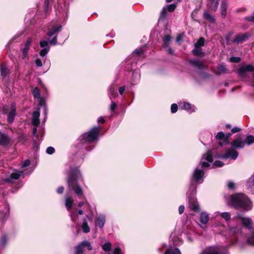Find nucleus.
I'll list each match as a JSON object with an SVG mask.
<instances>
[{
	"mask_svg": "<svg viewBox=\"0 0 254 254\" xmlns=\"http://www.w3.org/2000/svg\"><path fill=\"white\" fill-rule=\"evenodd\" d=\"M228 204L235 208H242L246 210H249L252 208V203L248 197L244 193L232 195Z\"/></svg>",
	"mask_w": 254,
	"mask_h": 254,
	"instance_id": "obj_2",
	"label": "nucleus"
},
{
	"mask_svg": "<svg viewBox=\"0 0 254 254\" xmlns=\"http://www.w3.org/2000/svg\"><path fill=\"white\" fill-rule=\"evenodd\" d=\"M192 52L195 56H202L203 55L201 48L197 47H195Z\"/></svg>",
	"mask_w": 254,
	"mask_h": 254,
	"instance_id": "obj_28",
	"label": "nucleus"
},
{
	"mask_svg": "<svg viewBox=\"0 0 254 254\" xmlns=\"http://www.w3.org/2000/svg\"><path fill=\"white\" fill-rule=\"evenodd\" d=\"M165 254H181L180 251L178 248H168Z\"/></svg>",
	"mask_w": 254,
	"mask_h": 254,
	"instance_id": "obj_23",
	"label": "nucleus"
},
{
	"mask_svg": "<svg viewBox=\"0 0 254 254\" xmlns=\"http://www.w3.org/2000/svg\"><path fill=\"white\" fill-rule=\"evenodd\" d=\"M30 164V162L29 160H26L23 163L21 164V167L24 168L28 166Z\"/></svg>",
	"mask_w": 254,
	"mask_h": 254,
	"instance_id": "obj_49",
	"label": "nucleus"
},
{
	"mask_svg": "<svg viewBox=\"0 0 254 254\" xmlns=\"http://www.w3.org/2000/svg\"><path fill=\"white\" fill-rule=\"evenodd\" d=\"M73 203V200L71 197H66L65 199V206L67 209L68 211H69L70 209L72 207Z\"/></svg>",
	"mask_w": 254,
	"mask_h": 254,
	"instance_id": "obj_24",
	"label": "nucleus"
},
{
	"mask_svg": "<svg viewBox=\"0 0 254 254\" xmlns=\"http://www.w3.org/2000/svg\"><path fill=\"white\" fill-rule=\"evenodd\" d=\"M163 40L164 42V47L167 48L169 46L171 41V37L169 35H166L164 37Z\"/></svg>",
	"mask_w": 254,
	"mask_h": 254,
	"instance_id": "obj_29",
	"label": "nucleus"
},
{
	"mask_svg": "<svg viewBox=\"0 0 254 254\" xmlns=\"http://www.w3.org/2000/svg\"><path fill=\"white\" fill-rule=\"evenodd\" d=\"M183 109L187 110L190 113L193 112L195 111V108L194 106L191 105L189 103H185L183 106Z\"/></svg>",
	"mask_w": 254,
	"mask_h": 254,
	"instance_id": "obj_20",
	"label": "nucleus"
},
{
	"mask_svg": "<svg viewBox=\"0 0 254 254\" xmlns=\"http://www.w3.org/2000/svg\"><path fill=\"white\" fill-rule=\"evenodd\" d=\"M22 174V172L15 171L10 175L9 178H6L5 181L8 183H12L14 180L18 179Z\"/></svg>",
	"mask_w": 254,
	"mask_h": 254,
	"instance_id": "obj_10",
	"label": "nucleus"
},
{
	"mask_svg": "<svg viewBox=\"0 0 254 254\" xmlns=\"http://www.w3.org/2000/svg\"><path fill=\"white\" fill-rule=\"evenodd\" d=\"M116 107H117V105H116V103L112 101L111 102V106H110V110L112 111H113L116 109Z\"/></svg>",
	"mask_w": 254,
	"mask_h": 254,
	"instance_id": "obj_53",
	"label": "nucleus"
},
{
	"mask_svg": "<svg viewBox=\"0 0 254 254\" xmlns=\"http://www.w3.org/2000/svg\"><path fill=\"white\" fill-rule=\"evenodd\" d=\"M216 138L220 140L219 142L220 146H222L225 143V134L223 132H218L216 136Z\"/></svg>",
	"mask_w": 254,
	"mask_h": 254,
	"instance_id": "obj_19",
	"label": "nucleus"
},
{
	"mask_svg": "<svg viewBox=\"0 0 254 254\" xmlns=\"http://www.w3.org/2000/svg\"><path fill=\"white\" fill-rule=\"evenodd\" d=\"M203 17L204 19H205L209 22L215 23V22L214 16L210 14L209 12L207 11H204Z\"/></svg>",
	"mask_w": 254,
	"mask_h": 254,
	"instance_id": "obj_15",
	"label": "nucleus"
},
{
	"mask_svg": "<svg viewBox=\"0 0 254 254\" xmlns=\"http://www.w3.org/2000/svg\"><path fill=\"white\" fill-rule=\"evenodd\" d=\"M33 94L34 96L37 98H40L41 94L40 90L38 88L35 87L33 90Z\"/></svg>",
	"mask_w": 254,
	"mask_h": 254,
	"instance_id": "obj_34",
	"label": "nucleus"
},
{
	"mask_svg": "<svg viewBox=\"0 0 254 254\" xmlns=\"http://www.w3.org/2000/svg\"><path fill=\"white\" fill-rule=\"evenodd\" d=\"M245 19L250 21H254V16H253L246 17Z\"/></svg>",
	"mask_w": 254,
	"mask_h": 254,
	"instance_id": "obj_64",
	"label": "nucleus"
},
{
	"mask_svg": "<svg viewBox=\"0 0 254 254\" xmlns=\"http://www.w3.org/2000/svg\"><path fill=\"white\" fill-rule=\"evenodd\" d=\"M216 167H222L224 165V163L221 161H215L213 164Z\"/></svg>",
	"mask_w": 254,
	"mask_h": 254,
	"instance_id": "obj_48",
	"label": "nucleus"
},
{
	"mask_svg": "<svg viewBox=\"0 0 254 254\" xmlns=\"http://www.w3.org/2000/svg\"><path fill=\"white\" fill-rule=\"evenodd\" d=\"M36 65L38 67H41L42 66V61L40 59H37L35 62Z\"/></svg>",
	"mask_w": 254,
	"mask_h": 254,
	"instance_id": "obj_57",
	"label": "nucleus"
},
{
	"mask_svg": "<svg viewBox=\"0 0 254 254\" xmlns=\"http://www.w3.org/2000/svg\"><path fill=\"white\" fill-rule=\"evenodd\" d=\"M80 176L79 169L77 168H75L71 170L67 180L69 190H74L79 197H80L83 194L82 189L77 183V180L79 179Z\"/></svg>",
	"mask_w": 254,
	"mask_h": 254,
	"instance_id": "obj_3",
	"label": "nucleus"
},
{
	"mask_svg": "<svg viewBox=\"0 0 254 254\" xmlns=\"http://www.w3.org/2000/svg\"><path fill=\"white\" fill-rule=\"evenodd\" d=\"M40 46L41 48H50V47L48 45V42L46 41H40Z\"/></svg>",
	"mask_w": 254,
	"mask_h": 254,
	"instance_id": "obj_40",
	"label": "nucleus"
},
{
	"mask_svg": "<svg viewBox=\"0 0 254 254\" xmlns=\"http://www.w3.org/2000/svg\"><path fill=\"white\" fill-rule=\"evenodd\" d=\"M106 221V217L104 215L100 214L97 216L95 220V223L96 226L99 228H103Z\"/></svg>",
	"mask_w": 254,
	"mask_h": 254,
	"instance_id": "obj_13",
	"label": "nucleus"
},
{
	"mask_svg": "<svg viewBox=\"0 0 254 254\" xmlns=\"http://www.w3.org/2000/svg\"><path fill=\"white\" fill-rule=\"evenodd\" d=\"M185 210V207L184 205H180L179 207V212L180 214H182Z\"/></svg>",
	"mask_w": 254,
	"mask_h": 254,
	"instance_id": "obj_59",
	"label": "nucleus"
},
{
	"mask_svg": "<svg viewBox=\"0 0 254 254\" xmlns=\"http://www.w3.org/2000/svg\"><path fill=\"white\" fill-rule=\"evenodd\" d=\"M204 44V39L203 37L200 38L198 41L194 44V47L201 48Z\"/></svg>",
	"mask_w": 254,
	"mask_h": 254,
	"instance_id": "obj_31",
	"label": "nucleus"
},
{
	"mask_svg": "<svg viewBox=\"0 0 254 254\" xmlns=\"http://www.w3.org/2000/svg\"><path fill=\"white\" fill-rule=\"evenodd\" d=\"M83 243L84 245V247H86L87 248L88 250L90 251L92 249V247L91 245L90 242H89L86 241H83Z\"/></svg>",
	"mask_w": 254,
	"mask_h": 254,
	"instance_id": "obj_39",
	"label": "nucleus"
},
{
	"mask_svg": "<svg viewBox=\"0 0 254 254\" xmlns=\"http://www.w3.org/2000/svg\"><path fill=\"white\" fill-rule=\"evenodd\" d=\"M209 219V215L207 212H202L200 216V222L203 224H206Z\"/></svg>",
	"mask_w": 254,
	"mask_h": 254,
	"instance_id": "obj_18",
	"label": "nucleus"
},
{
	"mask_svg": "<svg viewBox=\"0 0 254 254\" xmlns=\"http://www.w3.org/2000/svg\"><path fill=\"white\" fill-rule=\"evenodd\" d=\"M112 244L110 242H107L102 246L103 250L106 252H109L111 250Z\"/></svg>",
	"mask_w": 254,
	"mask_h": 254,
	"instance_id": "obj_32",
	"label": "nucleus"
},
{
	"mask_svg": "<svg viewBox=\"0 0 254 254\" xmlns=\"http://www.w3.org/2000/svg\"><path fill=\"white\" fill-rule=\"evenodd\" d=\"M55 152V149L54 147L50 146L47 148L46 152L49 154H52Z\"/></svg>",
	"mask_w": 254,
	"mask_h": 254,
	"instance_id": "obj_45",
	"label": "nucleus"
},
{
	"mask_svg": "<svg viewBox=\"0 0 254 254\" xmlns=\"http://www.w3.org/2000/svg\"><path fill=\"white\" fill-rule=\"evenodd\" d=\"M125 88H126L125 86H123L119 88V92L121 95L123 94V93H124Z\"/></svg>",
	"mask_w": 254,
	"mask_h": 254,
	"instance_id": "obj_58",
	"label": "nucleus"
},
{
	"mask_svg": "<svg viewBox=\"0 0 254 254\" xmlns=\"http://www.w3.org/2000/svg\"><path fill=\"white\" fill-rule=\"evenodd\" d=\"M176 8V5L175 4H171L167 5V9L169 11H173Z\"/></svg>",
	"mask_w": 254,
	"mask_h": 254,
	"instance_id": "obj_43",
	"label": "nucleus"
},
{
	"mask_svg": "<svg viewBox=\"0 0 254 254\" xmlns=\"http://www.w3.org/2000/svg\"><path fill=\"white\" fill-rule=\"evenodd\" d=\"M241 130V128H239L238 127H234L231 130L232 133L238 132L240 131Z\"/></svg>",
	"mask_w": 254,
	"mask_h": 254,
	"instance_id": "obj_55",
	"label": "nucleus"
},
{
	"mask_svg": "<svg viewBox=\"0 0 254 254\" xmlns=\"http://www.w3.org/2000/svg\"><path fill=\"white\" fill-rule=\"evenodd\" d=\"M62 30V26H56L53 27L48 32V35L50 37L56 34H57L59 32Z\"/></svg>",
	"mask_w": 254,
	"mask_h": 254,
	"instance_id": "obj_14",
	"label": "nucleus"
},
{
	"mask_svg": "<svg viewBox=\"0 0 254 254\" xmlns=\"http://www.w3.org/2000/svg\"><path fill=\"white\" fill-rule=\"evenodd\" d=\"M64 188L63 187H60L57 189V191L58 193L61 194L63 192Z\"/></svg>",
	"mask_w": 254,
	"mask_h": 254,
	"instance_id": "obj_60",
	"label": "nucleus"
},
{
	"mask_svg": "<svg viewBox=\"0 0 254 254\" xmlns=\"http://www.w3.org/2000/svg\"><path fill=\"white\" fill-rule=\"evenodd\" d=\"M227 3L225 1H223L221 2L220 5L221 14V16L224 18H225L227 15Z\"/></svg>",
	"mask_w": 254,
	"mask_h": 254,
	"instance_id": "obj_16",
	"label": "nucleus"
},
{
	"mask_svg": "<svg viewBox=\"0 0 254 254\" xmlns=\"http://www.w3.org/2000/svg\"><path fill=\"white\" fill-rule=\"evenodd\" d=\"M190 207L194 211H197L199 210V205L197 202L189 200Z\"/></svg>",
	"mask_w": 254,
	"mask_h": 254,
	"instance_id": "obj_25",
	"label": "nucleus"
},
{
	"mask_svg": "<svg viewBox=\"0 0 254 254\" xmlns=\"http://www.w3.org/2000/svg\"><path fill=\"white\" fill-rule=\"evenodd\" d=\"M81 228L82 229L83 232H84L85 233H88L90 232V228L88 226L86 219L83 220V222L81 225Z\"/></svg>",
	"mask_w": 254,
	"mask_h": 254,
	"instance_id": "obj_26",
	"label": "nucleus"
},
{
	"mask_svg": "<svg viewBox=\"0 0 254 254\" xmlns=\"http://www.w3.org/2000/svg\"><path fill=\"white\" fill-rule=\"evenodd\" d=\"M143 53V50L141 48L136 49L133 52V54L136 55H140Z\"/></svg>",
	"mask_w": 254,
	"mask_h": 254,
	"instance_id": "obj_51",
	"label": "nucleus"
},
{
	"mask_svg": "<svg viewBox=\"0 0 254 254\" xmlns=\"http://www.w3.org/2000/svg\"><path fill=\"white\" fill-rule=\"evenodd\" d=\"M247 243L250 245L254 246V232L251 236L248 239Z\"/></svg>",
	"mask_w": 254,
	"mask_h": 254,
	"instance_id": "obj_38",
	"label": "nucleus"
},
{
	"mask_svg": "<svg viewBox=\"0 0 254 254\" xmlns=\"http://www.w3.org/2000/svg\"><path fill=\"white\" fill-rule=\"evenodd\" d=\"M250 35L248 33H243L237 35L235 38L232 41V42L236 44L242 43L246 41L249 37Z\"/></svg>",
	"mask_w": 254,
	"mask_h": 254,
	"instance_id": "obj_8",
	"label": "nucleus"
},
{
	"mask_svg": "<svg viewBox=\"0 0 254 254\" xmlns=\"http://www.w3.org/2000/svg\"><path fill=\"white\" fill-rule=\"evenodd\" d=\"M217 69L220 73H224L226 72L227 68L226 67L223 65H220L217 67Z\"/></svg>",
	"mask_w": 254,
	"mask_h": 254,
	"instance_id": "obj_41",
	"label": "nucleus"
},
{
	"mask_svg": "<svg viewBox=\"0 0 254 254\" xmlns=\"http://www.w3.org/2000/svg\"><path fill=\"white\" fill-rule=\"evenodd\" d=\"M190 63L193 64L195 67L198 68H203L204 67V65L202 62L199 60H191L190 61Z\"/></svg>",
	"mask_w": 254,
	"mask_h": 254,
	"instance_id": "obj_21",
	"label": "nucleus"
},
{
	"mask_svg": "<svg viewBox=\"0 0 254 254\" xmlns=\"http://www.w3.org/2000/svg\"><path fill=\"white\" fill-rule=\"evenodd\" d=\"M40 124V121L39 119H33L32 120V125L35 127H37Z\"/></svg>",
	"mask_w": 254,
	"mask_h": 254,
	"instance_id": "obj_47",
	"label": "nucleus"
},
{
	"mask_svg": "<svg viewBox=\"0 0 254 254\" xmlns=\"http://www.w3.org/2000/svg\"><path fill=\"white\" fill-rule=\"evenodd\" d=\"M57 36H55L52 40H49L51 45H55L57 44Z\"/></svg>",
	"mask_w": 254,
	"mask_h": 254,
	"instance_id": "obj_50",
	"label": "nucleus"
},
{
	"mask_svg": "<svg viewBox=\"0 0 254 254\" xmlns=\"http://www.w3.org/2000/svg\"><path fill=\"white\" fill-rule=\"evenodd\" d=\"M229 232L231 234H234L236 232V228H230L229 229Z\"/></svg>",
	"mask_w": 254,
	"mask_h": 254,
	"instance_id": "obj_63",
	"label": "nucleus"
},
{
	"mask_svg": "<svg viewBox=\"0 0 254 254\" xmlns=\"http://www.w3.org/2000/svg\"><path fill=\"white\" fill-rule=\"evenodd\" d=\"M7 242V238L5 235H3L0 240V246L4 247Z\"/></svg>",
	"mask_w": 254,
	"mask_h": 254,
	"instance_id": "obj_37",
	"label": "nucleus"
},
{
	"mask_svg": "<svg viewBox=\"0 0 254 254\" xmlns=\"http://www.w3.org/2000/svg\"><path fill=\"white\" fill-rule=\"evenodd\" d=\"M229 61L231 62L238 63L241 61V58L240 57H232Z\"/></svg>",
	"mask_w": 254,
	"mask_h": 254,
	"instance_id": "obj_42",
	"label": "nucleus"
},
{
	"mask_svg": "<svg viewBox=\"0 0 254 254\" xmlns=\"http://www.w3.org/2000/svg\"><path fill=\"white\" fill-rule=\"evenodd\" d=\"M178 110V105L176 104H173L171 107V111L172 113H175Z\"/></svg>",
	"mask_w": 254,
	"mask_h": 254,
	"instance_id": "obj_44",
	"label": "nucleus"
},
{
	"mask_svg": "<svg viewBox=\"0 0 254 254\" xmlns=\"http://www.w3.org/2000/svg\"><path fill=\"white\" fill-rule=\"evenodd\" d=\"M15 116V113L13 112H10L8 117H7V122L9 124H11L13 123L14 118Z\"/></svg>",
	"mask_w": 254,
	"mask_h": 254,
	"instance_id": "obj_30",
	"label": "nucleus"
},
{
	"mask_svg": "<svg viewBox=\"0 0 254 254\" xmlns=\"http://www.w3.org/2000/svg\"><path fill=\"white\" fill-rule=\"evenodd\" d=\"M213 160L212 152L209 150L206 153L203 154L201 158L200 164L202 167H208L209 166V163L212 162Z\"/></svg>",
	"mask_w": 254,
	"mask_h": 254,
	"instance_id": "obj_5",
	"label": "nucleus"
},
{
	"mask_svg": "<svg viewBox=\"0 0 254 254\" xmlns=\"http://www.w3.org/2000/svg\"><path fill=\"white\" fill-rule=\"evenodd\" d=\"M139 76H140V75L138 73V72H137V71L133 72V73L132 74V78H133V81H135V80L134 78L135 77H139Z\"/></svg>",
	"mask_w": 254,
	"mask_h": 254,
	"instance_id": "obj_56",
	"label": "nucleus"
},
{
	"mask_svg": "<svg viewBox=\"0 0 254 254\" xmlns=\"http://www.w3.org/2000/svg\"><path fill=\"white\" fill-rule=\"evenodd\" d=\"M204 171L196 168L192 174V179L194 181L199 183H201L203 181Z\"/></svg>",
	"mask_w": 254,
	"mask_h": 254,
	"instance_id": "obj_7",
	"label": "nucleus"
},
{
	"mask_svg": "<svg viewBox=\"0 0 254 254\" xmlns=\"http://www.w3.org/2000/svg\"><path fill=\"white\" fill-rule=\"evenodd\" d=\"M10 112H13L16 113V106L14 104L11 105Z\"/></svg>",
	"mask_w": 254,
	"mask_h": 254,
	"instance_id": "obj_62",
	"label": "nucleus"
},
{
	"mask_svg": "<svg viewBox=\"0 0 254 254\" xmlns=\"http://www.w3.org/2000/svg\"><path fill=\"white\" fill-rule=\"evenodd\" d=\"M109 92L110 94V98L111 99L113 97H116L118 96V93L116 91V90L115 88L113 87L112 85H111L109 88Z\"/></svg>",
	"mask_w": 254,
	"mask_h": 254,
	"instance_id": "obj_27",
	"label": "nucleus"
},
{
	"mask_svg": "<svg viewBox=\"0 0 254 254\" xmlns=\"http://www.w3.org/2000/svg\"><path fill=\"white\" fill-rule=\"evenodd\" d=\"M83 248L84 247L82 241L75 247V254H82L83 253Z\"/></svg>",
	"mask_w": 254,
	"mask_h": 254,
	"instance_id": "obj_22",
	"label": "nucleus"
},
{
	"mask_svg": "<svg viewBox=\"0 0 254 254\" xmlns=\"http://www.w3.org/2000/svg\"><path fill=\"white\" fill-rule=\"evenodd\" d=\"M49 50L50 48H43V49H42L40 52L39 54L41 57H44L48 54Z\"/></svg>",
	"mask_w": 254,
	"mask_h": 254,
	"instance_id": "obj_36",
	"label": "nucleus"
},
{
	"mask_svg": "<svg viewBox=\"0 0 254 254\" xmlns=\"http://www.w3.org/2000/svg\"><path fill=\"white\" fill-rule=\"evenodd\" d=\"M236 218L239 219L245 227L251 229L253 226L252 220L249 217H245L243 214H238Z\"/></svg>",
	"mask_w": 254,
	"mask_h": 254,
	"instance_id": "obj_6",
	"label": "nucleus"
},
{
	"mask_svg": "<svg viewBox=\"0 0 254 254\" xmlns=\"http://www.w3.org/2000/svg\"><path fill=\"white\" fill-rule=\"evenodd\" d=\"M99 131V127H95L88 132L82 134L80 136L81 140H83L84 142H93L98 139Z\"/></svg>",
	"mask_w": 254,
	"mask_h": 254,
	"instance_id": "obj_4",
	"label": "nucleus"
},
{
	"mask_svg": "<svg viewBox=\"0 0 254 254\" xmlns=\"http://www.w3.org/2000/svg\"><path fill=\"white\" fill-rule=\"evenodd\" d=\"M31 43H32L31 39L29 38L27 40V42L25 43V44L24 45V47L22 49V58L23 59H24L25 58H26V57L27 55L29 49L30 47Z\"/></svg>",
	"mask_w": 254,
	"mask_h": 254,
	"instance_id": "obj_12",
	"label": "nucleus"
},
{
	"mask_svg": "<svg viewBox=\"0 0 254 254\" xmlns=\"http://www.w3.org/2000/svg\"><path fill=\"white\" fill-rule=\"evenodd\" d=\"M254 143V136L252 135H247L245 138V142L240 136L237 137L231 143V145L234 148L228 149L224 154L220 156L222 159L231 158L235 160L238 156V152L234 149L243 148L245 144L249 146Z\"/></svg>",
	"mask_w": 254,
	"mask_h": 254,
	"instance_id": "obj_1",
	"label": "nucleus"
},
{
	"mask_svg": "<svg viewBox=\"0 0 254 254\" xmlns=\"http://www.w3.org/2000/svg\"><path fill=\"white\" fill-rule=\"evenodd\" d=\"M0 70L1 74L3 76L6 75L8 73L7 68L5 65H0Z\"/></svg>",
	"mask_w": 254,
	"mask_h": 254,
	"instance_id": "obj_33",
	"label": "nucleus"
},
{
	"mask_svg": "<svg viewBox=\"0 0 254 254\" xmlns=\"http://www.w3.org/2000/svg\"><path fill=\"white\" fill-rule=\"evenodd\" d=\"M234 187H235V184H234V183H233L232 182H230L228 183V187L229 189H234Z\"/></svg>",
	"mask_w": 254,
	"mask_h": 254,
	"instance_id": "obj_61",
	"label": "nucleus"
},
{
	"mask_svg": "<svg viewBox=\"0 0 254 254\" xmlns=\"http://www.w3.org/2000/svg\"><path fill=\"white\" fill-rule=\"evenodd\" d=\"M215 217H217L218 215H220L222 218L224 219L226 221H228L230 219L231 214L229 212H225L222 213H220L219 212H216L215 213Z\"/></svg>",
	"mask_w": 254,
	"mask_h": 254,
	"instance_id": "obj_17",
	"label": "nucleus"
},
{
	"mask_svg": "<svg viewBox=\"0 0 254 254\" xmlns=\"http://www.w3.org/2000/svg\"><path fill=\"white\" fill-rule=\"evenodd\" d=\"M121 249L119 247H117L115 250L113 251L114 254H120L121 253Z\"/></svg>",
	"mask_w": 254,
	"mask_h": 254,
	"instance_id": "obj_52",
	"label": "nucleus"
},
{
	"mask_svg": "<svg viewBox=\"0 0 254 254\" xmlns=\"http://www.w3.org/2000/svg\"><path fill=\"white\" fill-rule=\"evenodd\" d=\"M231 133H228L226 134H225V144H229V138L231 135Z\"/></svg>",
	"mask_w": 254,
	"mask_h": 254,
	"instance_id": "obj_46",
	"label": "nucleus"
},
{
	"mask_svg": "<svg viewBox=\"0 0 254 254\" xmlns=\"http://www.w3.org/2000/svg\"><path fill=\"white\" fill-rule=\"evenodd\" d=\"M10 138L5 133L0 132V145L6 146L10 142Z\"/></svg>",
	"mask_w": 254,
	"mask_h": 254,
	"instance_id": "obj_11",
	"label": "nucleus"
},
{
	"mask_svg": "<svg viewBox=\"0 0 254 254\" xmlns=\"http://www.w3.org/2000/svg\"><path fill=\"white\" fill-rule=\"evenodd\" d=\"M33 119H39V117H40L39 112H37V111L34 112L33 113Z\"/></svg>",
	"mask_w": 254,
	"mask_h": 254,
	"instance_id": "obj_54",
	"label": "nucleus"
},
{
	"mask_svg": "<svg viewBox=\"0 0 254 254\" xmlns=\"http://www.w3.org/2000/svg\"><path fill=\"white\" fill-rule=\"evenodd\" d=\"M166 14H167L166 8V7H164L161 11L160 18L159 19V20L161 21V20H163L166 16Z\"/></svg>",
	"mask_w": 254,
	"mask_h": 254,
	"instance_id": "obj_35",
	"label": "nucleus"
},
{
	"mask_svg": "<svg viewBox=\"0 0 254 254\" xmlns=\"http://www.w3.org/2000/svg\"><path fill=\"white\" fill-rule=\"evenodd\" d=\"M219 4V0H208L207 7L208 9L215 11Z\"/></svg>",
	"mask_w": 254,
	"mask_h": 254,
	"instance_id": "obj_9",
	"label": "nucleus"
}]
</instances>
